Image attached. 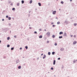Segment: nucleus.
Returning a JSON list of instances; mask_svg holds the SVG:
<instances>
[{
  "instance_id": "f257e3e1",
  "label": "nucleus",
  "mask_w": 77,
  "mask_h": 77,
  "mask_svg": "<svg viewBox=\"0 0 77 77\" xmlns=\"http://www.w3.org/2000/svg\"><path fill=\"white\" fill-rule=\"evenodd\" d=\"M46 35H47V36H50V32H48Z\"/></svg>"
},
{
  "instance_id": "f03ea898",
  "label": "nucleus",
  "mask_w": 77,
  "mask_h": 77,
  "mask_svg": "<svg viewBox=\"0 0 77 77\" xmlns=\"http://www.w3.org/2000/svg\"><path fill=\"white\" fill-rule=\"evenodd\" d=\"M76 43L77 42H76V41H75L73 42V45H74V44H76Z\"/></svg>"
},
{
  "instance_id": "7ed1b4c3",
  "label": "nucleus",
  "mask_w": 77,
  "mask_h": 77,
  "mask_svg": "<svg viewBox=\"0 0 77 77\" xmlns=\"http://www.w3.org/2000/svg\"><path fill=\"white\" fill-rule=\"evenodd\" d=\"M64 50V48H62L60 49V50L61 51H63Z\"/></svg>"
},
{
  "instance_id": "20e7f679",
  "label": "nucleus",
  "mask_w": 77,
  "mask_h": 77,
  "mask_svg": "<svg viewBox=\"0 0 77 77\" xmlns=\"http://www.w3.org/2000/svg\"><path fill=\"white\" fill-rule=\"evenodd\" d=\"M56 11H54L53 12V14H56Z\"/></svg>"
},
{
  "instance_id": "39448f33",
  "label": "nucleus",
  "mask_w": 77,
  "mask_h": 77,
  "mask_svg": "<svg viewBox=\"0 0 77 77\" xmlns=\"http://www.w3.org/2000/svg\"><path fill=\"white\" fill-rule=\"evenodd\" d=\"M63 32H60L59 34L60 35H61V34H63Z\"/></svg>"
},
{
  "instance_id": "423d86ee",
  "label": "nucleus",
  "mask_w": 77,
  "mask_h": 77,
  "mask_svg": "<svg viewBox=\"0 0 77 77\" xmlns=\"http://www.w3.org/2000/svg\"><path fill=\"white\" fill-rule=\"evenodd\" d=\"M55 63H56V60H54V63H53L54 65H55Z\"/></svg>"
},
{
  "instance_id": "0eeeda50",
  "label": "nucleus",
  "mask_w": 77,
  "mask_h": 77,
  "mask_svg": "<svg viewBox=\"0 0 77 77\" xmlns=\"http://www.w3.org/2000/svg\"><path fill=\"white\" fill-rule=\"evenodd\" d=\"M64 35L65 36H66V35H66V32H65V33H64Z\"/></svg>"
},
{
  "instance_id": "6e6552de",
  "label": "nucleus",
  "mask_w": 77,
  "mask_h": 77,
  "mask_svg": "<svg viewBox=\"0 0 77 77\" xmlns=\"http://www.w3.org/2000/svg\"><path fill=\"white\" fill-rule=\"evenodd\" d=\"M45 57H46V55H44V57H43V59H44V58H45Z\"/></svg>"
},
{
  "instance_id": "1a4fd4ad",
  "label": "nucleus",
  "mask_w": 77,
  "mask_h": 77,
  "mask_svg": "<svg viewBox=\"0 0 77 77\" xmlns=\"http://www.w3.org/2000/svg\"><path fill=\"white\" fill-rule=\"evenodd\" d=\"M38 5H39V6H41V3L39 2L38 3Z\"/></svg>"
},
{
  "instance_id": "9d476101",
  "label": "nucleus",
  "mask_w": 77,
  "mask_h": 77,
  "mask_svg": "<svg viewBox=\"0 0 77 77\" xmlns=\"http://www.w3.org/2000/svg\"><path fill=\"white\" fill-rule=\"evenodd\" d=\"M21 66H19L18 67V69H21Z\"/></svg>"
},
{
  "instance_id": "9b49d317",
  "label": "nucleus",
  "mask_w": 77,
  "mask_h": 77,
  "mask_svg": "<svg viewBox=\"0 0 77 77\" xmlns=\"http://www.w3.org/2000/svg\"><path fill=\"white\" fill-rule=\"evenodd\" d=\"M39 38H42V36L40 35L39 37Z\"/></svg>"
},
{
  "instance_id": "f8f14e48",
  "label": "nucleus",
  "mask_w": 77,
  "mask_h": 77,
  "mask_svg": "<svg viewBox=\"0 0 77 77\" xmlns=\"http://www.w3.org/2000/svg\"><path fill=\"white\" fill-rule=\"evenodd\" d=\"M63 38V37H62V36L59 37V38H60V39L61 38Z\"/></svg>"
},
{
  "instance_id": "ddd939ff",
  "label": "nucleus",
  "mask_w": 77,
  "mask_h": 77,
  "mask_svg": "<svg viewBox=\"0 0 77 77\" xmlns=\"http://www.w3.org/2000/svg\"><path fill=\"white\" fill-rule=\"evenodd\" d=\"M24 3V1H22V4H23Z\"/></svg>"
},
{
  "instance_id": "4468645a",
  "label": "nucleus",
  "mask_w": 77,
  "mask_h": 77,
  "mask_svg": "<svg viewBox=\"0 0 77 77\" xmlns=\"http://www.w3.org/2000/svg\"><path fill=\"white\" fill-rule=\"evenodd\" d=\"M17 6H19L20 5V3H17Z\"/></svg>"
},
{
  "instance_id": "2eb2a0df",
  "label": "nucleus",
  "mask_w": 77,
  "mask_h": 77,
  "mask_svg": "<svg viewBox=\"0 0 77 77\" xmlns=\"http://www.w3.org/2000/svg\"><path fill=\"white\" fill-rule=\"evenodd\" d=\"M8 20H11V17H9Z\"/></svg>"
},
{
  "instance_id": "dca6fc26",
  "label": "nucleus",
  "mask_w": 77,
  "mask_h": 77,
  "mask_svg": "<svg viewBox=\"0 0 77 77\" xmlns=\"http://www.w3.org/2000/svg\"><path fill=\"white\" fill-rule=\"evenodd\" d=\"M10 39V37H8L7 38V40H9Z\"/></svg>"
},
{
  "instance_id": "f3484780",
  "label": "nucleus",
  "mask_w": 77,
  "mask_h": 77,
  "mask_svg": "<svg viewBox=\"0 0 77 77\" xmlns=\"http://www.w3.org/2000/svg\"><path fill=\"white\" fill-rule=\"evenodd\" d=\"M14 48H12L11 49V50H14Z\"/></svg>"
},
{
  "instance_id": "a211bd4d",
  "label": "nucleus",
  "mask_w": 77,
  "mask_h": 77,
  "mask_svg": "<svg viewBox=\"0 0 77 77\" xmlns=\"http://www.w3.org/2000/svg\"><path fill=\"white\" fill-rule=\"evenodd\" d=\"M55 53V52H52V54L54 55V54Z\"/></svg>"
},
{
  "instance_id": "6ab92c4d",
  "label": "nucleus",
  "mask_w": 77,
  "mask_h": 77,
  "mask_svg": "<svg viewBox=\"0 0 77 77\" xmlns=\"http://www.w3.org/2000/svg\"><path fill=\"white\" fill-rule=\"evenodd\" d=\"M51 54V53H50V52H49L48 53V55H50V54Z\"/></svg>"
},
{
  "instance_id": "aec40b11",
  "label": "nucleus",
  "mask_w": 77,
  "mask_h": 77,
  "mask_svg": "<svg viewBox=\"0 0 77 77\" xmlns=\"http://www.w3.org/2000/svg\"><path fill=\"white\" fill-rule=\"evenodd\" d=\"M77 23H74V26H77Z\"/></svg>"
},
{
  "instance_id": "412c9836",
  "label": "nucleus",
  "mask_w": 77,
  "mask_h": 77,
  "mask_svg": "<svg viewBox=\"0 0 77 77\" xmlns=\"http://www.w3.org/2000/svg\"><path fill=\"white\" fill-rule=\"evenodd\" d=\"M25 48L27 50L28 48V47H27V46H26L25 47Z\"/></svg>"
},
{
  "instance_id": "4be33fe9",
  "label": "nucleus",
  "mask_w": 77,
  "mask_h": 77,
  "mask_svg": "<svg viewBox=\"0 0 77 77\" xmlns=\"http://www.w3.org/2000/svg\"><path fill=\"white\" fill-rule=\"evenodd\" d=\"M60 24V22H58L57 23V24Z\"/></svg>"
},
{
  "instance_id": "5701e85b",
  "label": "nucleus",
  "mask_w": 77,
  "mask_h": 77,
  "mask_svg": "<svg viewBox=\"0 0 77 77\" xmlns=\"http://www.w3.org/2000/svg\"><path fill=\"white\" fill-rule=\"evenodd\" d=\"M30 4H31L32 3V0L30 1Z\"/></svg>"
},
{
  "instance_id": "b1692460",
  "label": "nucleus",
  "mask_w": 77,
  "mask_h": 77,
  "mask_svg": "<svg viewBox=\"0 0 77 77\" xmlns=\"http://www.w3.org/2000/svg\"><path fill=\"white\" fill-rule=\"evenodd\" d=\"M54 37H55V35H52V38H54Z\"/></svg>"
},
{
  "instance_id": "393cba45",
  "label": "nucleus",
  "mask_w": 77,
  "mask_h": 77,
  "mask_svg": "<svg viewBox=\"0 0 77 77\" xmlns=\"http://www.w3.org/2000/svg\"><path fill=\"white\" fill-rule=\"evenodd\" d=\"M61 4H63V1L61 2Z\"/></svg>"
},
{
  "instance_id": "a878e982",
  "label": "nucleus",
  "mask_w": 77,
  "mask_h": 77,
  "mask_svg": "<svg viewBox=\"0 0 77 77\" xmlns=\"http://www.w3.org/2000/svg\"><path fill=\"white\" fill-rule=\"evenodd\" d=\"M7 47H10V45H7Z\"/></svg>"
},
{
  "instance_id": "bb28decb",
  "label": "nucleus",
  "mask_w": 77,
  "mask_h": 77,
  "mask_svg": "<svg viewBox=\"0 0 77 77\" xmlns=\"http://www.w3.org/2000/svg\"><path fill=\"white\" fill-rule=\"evenodd\" d=\"M74 38H76V35H75L74 36Z\"/></svg>"
},
{
  "instance_id": "cd10ccee",
  "label": "nucleus",
  "mask_w": 77,
  "mask_h": 77,
  "mask_svg": "<svg viewBox=\"0 0 77 77\" xmlns=\"http://www.w3.org/2000/svg\"><path fill=\"white\" fill-rule=\"evenodd\" d=\"M18 60H17V63H18V62H19V61H18Z\"/></svg>"
},
{
  "instance_id": "c85d7f7f",
  "label": "nucleus",
  "mask_w": 77,
  "mask_h": 77,
  "mask_svg": "<svg viewBox=\"0 0 77 77\" xmlns=\"http://www.w3.org/2000/svg\"><path fill=\"white\" fill-rule=\"evenodd\" d=\"M12 10H15V8H13L12 9Z\"/></svg>"
},
{
  "instance_id": "c756f323",
  "label": "nucleus",
  "mask_w": 77,
  "mask_h": 77,
  "mask_svg": "<svg viewBox=\"0 0 77 77\" xmlns=\"http://www.w3.org/2000/svg\"><path fill=\"white\" fill-rule=\"evenodd\" d=\"M57 43H55L54 44V45H55V46H56V45H57Z\"/></svg>"
},
{
  "instance_id": "7c9ffc66",
  "label": "nucleus",
  "mask_w": 77,
  "mask_h": 77,
  "mask_svg": "<svg viewBox=\"0 0 77 77\" xmlns=\"http://www.w3.org/2000/svg\"><path fill=\"white\" fill-rule=\"evenodd\" d=\"M51 69L52 70H53V68L52 67V68H51Z\"/></svg>"
},
{
  "instance_id": "2f4dec72",
  "label": "nucleus",
  "mask_w": 77,
  "mask_h": 77,
  "mask_svg": "<svg viewBox=\"0 0 77 77\" xmlns=\"http://www.w3.org/2000/svg\"><path fill=\"white\" fill-rule=\"evenodd\" d=\"M58 60H60V58H58Z\"/></svg>"
},
{
  "instance_id": "473e14b6",
  "label": "nucleus",
  "mask_w": 77,
  "mask_h": 77,
  "mask_svg": "<svg viewBox=\"0 0 77 77\" xmlns=\"http://www.w3.org/2000/svg\"><path fill=\"white\" fill-rule=\"evenodd\" d=\"M29 29H32V27H30L29 28Z\"/></svg>"
},
{
  "instance_id": "72a5a7b5",
  "label": "nucleus",
  "mask_w": 77,
  "mask_h": 77,
  "mask_svg": "<svg viewBox=\"0 0 77 77\" xmlns=\"http://www.w3.org/2000/svg\"><path fill=\"white\" fill-rule=\"evenodd\" d=\"M34 33H37V32H36V31H35L34 32Z\"/></svg>"
},
{
  "instance_id": "f704fd0d",
  "label": "nucleus",
  "mask_w": 77,
  "mask_h": 77,
  "mask_svg": "<svg viewBox=\"0 0 77 77\" xmlns=\"http://www.w3.org/2000/svg\"><path fill=\"white\" fill-rule=\"evenodd\" d=\"M47 43H49V41H47Z\"/></svg>"
},
{
  "instance_id": "c9c22d12",
  "label": "nucleus",
  "mask_w": 77,
  "mask_h": 77,
  "mask_svg": "<svg viewBox=\"0 0 77 77\" xmlns=\"http://www.w3.org/2000/svg\"><path fill=\"white\" fill-rule=\"evenodd\" d=\"M6 18H8V16H6Z\"/></svg>"
},
{
  "instance_id": "e433bc0d",
  "label": "nucleus",
  "mask_w": 77,
  "mask_h": 77,
  "mask_svg": "<svg viewBox=\"0 0 77 77\" xmlns=\"http://www.w3.org/2000/svg\"><path fill=\"white\" fill-rule=\"evenodd\" d=\"M54 24V23L53 22L51 23V24Z\"/></svg>"
},
{
  "instance_id": "4c0bfd02",
  "label": "nucleus",
  "mask_w": 77,
  "mask_h": 77,
  "mask_svg": "<svg viewBox=\"0 0 77 77\" xmlns=\"http://www.w3.org/2000/svg\"><path fill=\"white\" fill-rule=\"evenodd\" d=\"M54 26H55V25H53V27H54Z\"/></svg>"
},
{
  "instance_id": "58836bf2",
  "label": "nucleus",
  "mask_w": 77,
  "mask_h": 77,
  "mask_svg": "<svg viewBox=\"0 0 77 77\" xmlns=\"http://www.w3.org/2000/svg\"><path fill=\"white\" fill-rule=\"evenodd\" d=\"M21 49H22V48H20V50H21Z\"/></svg>"
},
{
  "instance_id": "ea45409f",
  "label": "nucleus",
  "mask_w": 77,
  "mask_h": 77,
  "mask_svg": "<svg viewBox=\"0 0 77 77\" xmlns=\"http://www.w3.org/2000/svg\"><path fill=\"white\" fill-rule=\"evenodd\" d=\"M14 38H16V35H15L14 36Z\"/></svg>"
},
{
  "instance_id": "a19ab883",
  "label": "nucleus",
  "mask_w": 77,
  "mask_h": 77,
  "mask_svg": "<svg viewBox=\"0 0 77 77\" xmlns=\"http://www.w3.org/2000/svg\"><path fill=\"white\" fill-rule=\"evenodd\" d=\"M72 36H73V35H71V37H72Z\"/></svg>"
},
{
  "instance_id": "79ce46f5",
  "label": "nucleus",
  "mask_w": 77,
  "mask_h": 77,
  "mask_svg": "<svg viewBox=\"0 0 77 77\" xmlns=\"http://www.w3.org/2000/svg\"><path fill=\"white\" fill-rule=\"evenodd\" d=\"M43 54H41V56H42L43 55Z\"/></svg>"
},
{
  "instance_id": "37998d69",
  "label": "nucleus",
  "mask_w": 77,
  "mask_h": 77,
  "mask_svg": "<svg viewBox=\"0 0 77 77\" xmlns=\"http://www.w3.org/2000/svg\"><path fill=\"white\" fill-rule=\"evenodd\" d=\"M11 5H13V4L11 3Z\"/></svg>"
},
{
  "instance_id": "c03bdc74",
  "label": "nucleus",
  "mask_w": 77,
  "mask_h": 77,
  "mask_svg": "<svg viewBox=\"0 0 77 77\" xmlns=\"http://www.w3.org/2000/svg\"><path fill=\"white\" fill-rule=\"evenodd\" d=\"M39 30H40V31H41V29H39Z\"/></svg>"
},
{
  "instance_id": "a18cd8bd",
  "label": "nucleus",
  "mask_w": 77,
  "mask_h": 77,
  "mask_svg": "<svg viewBox=\"0 0 77 77\" xmlns=\"http://www.w3.org/2000/svg\"><path fill=\"white\" fill-rule=\"evenodd\" d=\"M4 19H2V21H4Z\"/></svg>"
},
{
  "instance_id": "49530a36",
  "label": "nucleus",
  "mask_w": 77,
  "mask_h": 77,
  "mask_svg": "<svg viewBox=\"0 0 77 77\" xmlns=\"http://www.w3.org/2000/svg\"><path fill=\"white\" fill-rule=\"evenodd\" d=\"M70 2H71L72 1V0H70Z\"/></svg>"
},
{
  "instance_id": "de8ad7c7",
  "label": "nucleus",
  "mask_w": 77,
  "mask_h": 77,
  "mask_svg": "<svg viewBox=\"0 0 77 77\" xmlns=\"http://www.w3.org/2000/svg\"><path fill=\"white\" fill-rule=\"evenodd\" d=\"M1 41L0 40V43H1Z\"/></svg>"
},
{
  "instance_id": "09e8293b",
  "label": "nucleus",
  "mask_w": 77,
  "mask_h": 77,
  "mask_svg": "<svg viewBox=\"0 0 77 77\" xmlns=\"http://www.w3.org/2000/svg\"><path fill=\"white\" fill-rule=\"evenodd\" d=\"M45 31H46V30H45Z\"/></svg>"
},
{
  "instance_id": "8fccbe9b",
  "label": "nucleus",
  "mask_w": 77,
  "mask_h": 77,
  "mask_svg": "<svg viewBox=\"0 0 77 77\" xmlns=\"http://www.w3.org/2000/svg\"><path fill=\"white\" fill-rule=\"evenodd\" d=\"M57 0V1H58V0Z\"/></svg>"
},
{
  "instance_id": "3c124183",
  "label": "nucleus",
  "mask_w": 77,
  "mask_h": 77,
  "mask_svg": "<svg viewBox=\"0 0 77 77\" xmlns=\"http://www.w3.org/2000/svg\"><path fill=\"white\" fill-rule=\"evenodd\" d=\"M1 1H2V0H1Z\"/></svg>"
}]
</instances>
